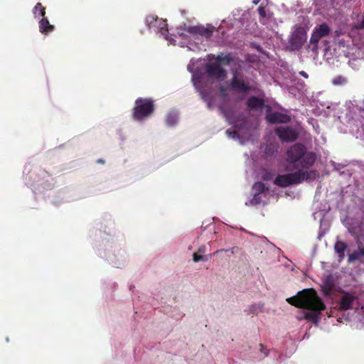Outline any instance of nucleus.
<instances>
[{"label": "nucleus", "instance_id": "1", "mask_svg": "<svg viewBox=\"0 0 364 364\" xmlns=\"http://www.w3.org/2000/svg\"><path fill=\"white\" fill-rule=\"evenodd\" d=\"M286 161L295 172L278 175L274 184L282 188L300 184L304 181L314 180L318 176L317 171L311 169L316 161L314 152H308L306 147L300 143L291 146L286 153Z\"/></svg>", "mask_w": 364, "mask_h": 364}, {"label": "nucleus", "instance_id": "2", "mask_svg": "<svg viewBox=\"0 0 364 364\" xmlns=\"http://www.w3.org/2000/svg\"><path fill=\"white\" fill-rule=\"evenodd\" d=\"M287 301L297 308L308 309L304 313L303 318L312 321L315 325L318 323L321 313L326 309V305L314 289H305L296 296L287 299Z\"/></svg>", "mask_w": 364, "mask_h": 364}, {"label": "nucleus", "instance_id": "3", "mask_svg": "<svg viewBox=\"0 0 364 364\" xmlns=\"http://www.w3.org/2000/svg\"><path fill=\"white\" fill-rule=\"evenodd\" d=\"M155 110L154 102L151 98L138 97L134 102L132 115L135 121L141 122L150 117Z\"/></svg>", "mask_w": 364, "mask_h": 364}, {"label": "nucleus", "instance_id": "4", "mask_svg": "<svg viewBox=\"0 0 364 364\" xmlns=\"http://www.w3.org/2000/svg\"><path fill=\"white\" fill-rule=\"evenodd\" d=\"M146 24L149 28H153L156 33H160L166 39H168V30L166 19L159 18L157 16L149 15L146 18Z\"/></svg>", "mask_w": 364, "mask_h": 364}, {"label": "nucleus", "instance_id": "5", "mask_svg": "<svg viewBox=\"0 0 364 364\" xmlns=\"http://www.w3.org/2000/svg\"><path fill=\"white\" fill-rule=\"evenodd\" d=\"M306 38V29L302 26L296 27L289 39V43L292 49L299 50L301 48Z\"/></svg>", "mask_w": 364, "mask_h": 364}, {"label": "nucleus", "instance_id": "6", "mask_svg": "<svg viewBox=\"0 0 364 364\" xmlns=\"http://www.w3.org/2000/svg\"><path fill=\"white\" fill-rule=\"evenodd\" d=\"M205 71L210 78L217 81H223L227 77V71L216 61L207 64Z\"/></svg>", "mask_w": 364, "mask_h": 364}, {"label": "nucleus", "instance_id": "7", "mask_svg": "<svg viewBox=\"0 0 364 364\" xmlns=\"http://www.w3.org/2000/svg\"><path fill=\"white\" fill-rule=\"evenodd\" d=\"M330 32V27L326 23H323L318 26H316L314 29L309 41L310 43L314 45L312 50H316L318 47V43L320 39L323 37L328 36Z\"/></svg>", "mask_w": 364, "mask_h": 364}, {"label": "nucleus", "instance_id": "8", "mask_svg": "<svg viewBox=\"0 0 364 364\" xmlns=\"http://www.w3.org/2000/svg\"><path fill=\"white\" fill-rule=\"evenodd\" d=\"M275 133L283 142H292L298 138L297 132L291 127H277Z\"/></svg>", "mask_w": 364, "mask_h": 364}, {"label": "nucleus", "instance_id": "9", "mask_svg": "<svg viewBox=\"0 0 364 364\" xmlns=\"http://www.w3.org/2000/svg\"><path fill=\"white\" fill-rule=\"evenodd\" d=\"M230 87L231 90L237 93H247L251 90V87L248 82L242 78L232 77L230 82Z\"/></svg>", "mask_w": 364, "mask_h": 364}, {"label": "nucleus", "instance_id": "10", "mask_svg": "<svg viewBox=\"0 0 364 364\" xmlns=\"http://www.w3.org/2000/svg\"><path fill=\"white\" fill-rule=\"evenodd\" d=\"M266 119L269 124H287L291 121L289 115L279 112L267 113Z\"/></svg>", "mask_w": 364, "mask_h": 364}, {"label": "nucleus", "instance_id": "11", "mask_svg": "<svg viewBox=\"0 0 364 364\" xmlns=\"http://www.w3.org/2000/svg\"><path fill=\"white\" fill-rule=\"evenodd\" d=\"M264 100L255 96L250 97L246 102L247 108L250 111L262 109L264 107Z\"/></svg>", "mask_w": 364, "mask_h": 364}, {"label": "nucleus", "instance_id": "12", "mask_svg": "<svg viewBox=\"0 0 364 364\" xmlns=\"http://www.w3.org/2000/svg\"><path fill=\"white\" fill-rule=\"evenodd\" d=\"M355 299L356 297L354 295L348 292L344 293L339 301L340 309L342 311H346L351 309V306Z\"/></svg>", "mask_w": 364, "mask_h": 364}, {"label": "nucleus", "instance_id": "13", "mask_svg": "<svg viewBox=\"0 0 364 364\" xmlns=\"http://www.w3.org/2000/svg\"><path fill=\"white\" fill-rule=\"evenodd\" d=\"M215 61L221 66L229 65L232 63H236V58H234L232 54L228 53L225 55L223 53H220L215 58Z\"/></svg>", "mask_w": 364, "mask_h": 364}, {"label": "nucleus", "instance_id": "14", "mask_svg": "<svg viewBox=\"0 0 364 364\" xmlns=\"http://www.w3.org/2000/svg\"><path fill=\"white\" fill-rule=\"evenodd\" d=\"M39 30L41 33L47 34L48 33L52 32L54 30V26L51 25L48 19L43 16L39 21Z\"/></svg>", "mask_w": 364, "mask_h": 364}, {"label": "nucleus", "instance_id": "15", "mask_svg": "<svg viewBox=\"0 0 364 364\" xmlns=\"http://www.w3.org/2000/svg\"><path fill=\"white\" fill-rule=\"evenodd\" d=\"M242 60L238 58H236V63H234L236 65V68H231V74L232 75V77H236L237 78H242L243 74L242 73Z\"/></svg>", "mask_w": 364, "mask_h": 364}, {"label": "nucleus", "instance_id": "16", "mask_svg": "<svg viewBox=\"0 0 364 364\" xmlns=\"http://www.w3.org/2000/svg\"><path fill=\"white\" fill-rule=\"evenodd\" d=\"M364 257V247H358V249L350 254L348 256V262L351 263L357 259Z\"/></svg>", "mask_w": 364, "mask_h": 364}, {"label": "nucleus", "instance_id": "17", "mask_svg": "<svg viewBox=\"0 0 364 364\" xmlns=\"http://www.w3.org/2000/svg\"><path fill=\"white\" fill-rule=\"evenodd\" d=\"M347 248V245L345 242L342 241H338L336 242L334 249L335 251L338 253V257L341 259H343L345 255V250Z\"/></svg>", "mask_w": 364, "mask_h": 364}, {"label": "nucleus", "instance_id": "18", "mask_svg": "<svg viewBox=\"0 0 364 364\" xmlns=\"http://www.w3.org/2000/svg\"><path fill=\"white\" fill-rule=\"evenodd\" d=\"M213 31H214V27L206 28L203 26H198V35H200L206 38H209L212 36Z\"/></svg>", "mask_w": 364, "mask_h": 364}, {"label": "nucleus", "instance_id": "19", "mask_svg": "<svg viewBox=\"0 0 364 364\" xmlns=\"http://www.w3.org/2000/svg\"><path fill=\"white\" fill-rule=\"evenodd\" d=\"M255 193L262 194L268 191V188L262 182H256L252 187Z\"/></svg>", "mask_w": 364, "mask_h": 364}, {"label": "nucleus", "instance_id": "20", "mask_svg": "<svg viewBox=\"0 0 364 364\" xmlns=\"http://www.w3.org/2000/svg\"><path fill=\"white\" fill-rule=\"evenodd\" d=\"M178 122V116L176 113H169L166 116V124L173 127Z\"/></svg>", "mask_w": 364, "mask_h": 364}, {"label": "nucleus", "instance_id": "21", "mask_svg": "<svg viewBox=\"0 0 364 364\" xmlns=\"http://www.w3.org/2000/svg\"><path fill=\"white\" fill-rule=\"evenodd\" d=\"M332 83L335 86H342L347 83V79L343 75H337L333 78Z\"/></svg>", "mask_w": 364, "mask_h": 364}, {"label": "nucleus", "instance_id": "22", "mask_svg": "<svg viewBox=\"0 0 364 364\" xmlns=\"http://www.w3.org/2000/svg\"><path fill=\"white\" fill-rule=\"evenodd\" d=\"M38 12H39L40 16L43 17L46 15V9L41 3H37L33 8V14L36 15ZM36 17H37V16H36Z\"/></svg>", "mask_w": 364, "mask_h": 364}, {"label": "nucleus", "instance_id": "23", "mask_svg": "<svg viewBox=\"0 0 364 364\" xmlns=\"http://www.w3.org/2000/svg\"><path fill=\"white\" fill-rule=\"evenodd\" d=\"M262 201V196L259 194L254 193L252 198L250 200L252 205L260 204Z\"/></svg>", "mask_w": 364, "mask_h": 364}, {"label": "nucleus", "instance_id": "24", "mask_svg": "<svg viewBox=\"0 0 364 364\" xmlns=\"http://www.w3.org/2000/svg\"><path fill=\"white\" fill-rule=\"evenodd\" d=\"M193 259L195 262H198L201 260H207V259H205L204 256L198 255V252L193 253Z\"/></svg>", "mask_w": 364, "mask_h": 364}, {"label": "nucleus", "instance_id": "25", "mask_svg": "<svg viewBox=\"0 0 364 364\" xmlns=\"http://www.w3.org/2000/svg\"><path fill=\"white\" fill-rule=\"evenodd\" d=\"M187 31L191 34L198 35V26H190L188 28Z\"/></svg>", "mask_w": 364, "mask_h": 364}, {"label": "nucleus", "instance_id": "26", "mask_svg": "<svg viewBox=\"0 0 364 364\" xmlns=\"http://www.w3.org/2000/svg\"><path fill=\"white\" fill-rule=\"evenodd\" d=\"M333 289V285L330 284H326V286L323 287V291L325 294H330Z\"/></svg>", "mask_w": 364, "mask_h": 364}, {"label": "nucleus", "instance_id": "27", "mask_svg": "<svg viewBox=\"0 0 364 364\" xmlns=\"http://www.w3.org/2000/svg\"><path fill=\"white\" fill-rule=\"evenodd\" d=\"M226 133L228 134L229 136L232 138H236L238 136V133L236 131H231L230 129H228L226 131Z\"/></svg>", "mask_w": 364, "mask_h": 364}, {"label": "nucleus", "instance_id": "28", "mask_svg": "<svg viewBox=\"0 0 364 364\" xmlns=\"http://www.w3.org/2000/svg\"><path fill=\"white\" fill-rule=\"evenodd\" d=\"M259 350L261 353H262L265 356H267L269 353L268 350H267V348L263 344H259Z\"/></svg>", "mask_w": 364, "mask_h": 364}, {"label": "nucleus", "instance_id": "29", "mask_svg": "<svg viewBox=\"0 0 364 364\" xmlns=\"http://www.w3.org/2000/svg\"><path fill=\"white\" fill-rule=\"evenodd\" d=\"M257 11L261 17L264 18L266 16V11L263 6H259Z\"/></svg>", "mask_w": 364, "mask_h": 364}, {"label": "nucleus", "instance_id": "30", "mask_svg": "<svg viewBox=\"0 0 364 364\" xmlns=\"http://www.w3.org/2000/svg\"><path fill=\"white\" fill-rule=\"evenodd\" d=\"M356 28L364 29V18L362 19L360 23L358 26H356Z\"/></svg>", "mask_w": 364, "mask_h": 364}, {"label": "nucleus", "instance_id": "31", "mask_svg": "<svg viewBox=\"0 0 364 364\" xmlns=\"http://www.w3.org/2000/svg\"><path fill=\"white\" fill-rule=\"evenodd\" d=\"M205 252V247L204 246L200 247L198 249V252H200V253H204Z\"/></svg>", "mask_w": 364, "mask_h": 364}, {"label": "nucleus", "instance_id": "32", "mask_svg": "<svg viewBox=\"0 0 364 364\" xmlns=\"http://www.w3.org/2000/svg\"><path fill=\"white\" fill-rule=\"evenodd\" d=\"M299 74L304 77H308V75L304 71H301Z\"/></svg>", "mask_w": 364, "mask_h": 364}, {"label": "nucleus", "instance_id": "33", "mask_svg": "<svg viewBox=\"0 0 364 364\" xmlns=\"http://www.w3.org/2000/svg\"><path fill=\"white\" fill-rule=\"evenodd\" d=\"M263 179L267 181L269 179V174L268 173H266L264 176H263Z\"/></svg>", "mask_w": 364, "mask_h": 364}, {"label": "nucleus", "instance_id": "34", "mask_svg": "<svg viewBox=\"0 0 364 364\" xmlns=\"http://www.w3.org/2000/svg\"><path fill=\"white\" fill-rule=\"evenodd\" d=\"M97 162L100 164H104L105 161L103 159H98Z\"/></svg>", "mask_w": 364, "mask_h": 364}]
</instances>
